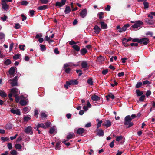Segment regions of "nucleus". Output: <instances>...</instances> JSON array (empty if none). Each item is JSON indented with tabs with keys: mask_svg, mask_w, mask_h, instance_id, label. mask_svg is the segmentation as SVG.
<instances>
[{
	"mask_svg": "<svg viewBox=\"0 0 155 155\" xmlns=\"http://www.w3.org/2000/svg\"><path fill=\"white\" fill-rule=\"evenodd\" d=\"M65 72L68 74H69L71 71V69L70 68H64Z\"/></svg>",
	"mask_w": 155,
	"mask_h": 155,
	"instance_id": "obj_47",
	"label": "nucleus"
},
{
	"mask_svg": "<svg viewBox=\"0 0 155 155\" xmlns=\"http://www.w3.org/2000/svg\"><path fill=\"white\" fill-rule=\"evenodd\" d=\"M47 8V6L46 5H44L38 7V9L40 10H44L46 9Z\"/></svg>",
	"mask_w": 155,
	"mask_h": 155,
	"instance_id": "obj_36",
	"label": "nucleus"
},
{
	"mask_svg": "<svg viewBox=\"0 0 155 155\" xmlns=\"http://www.w3.org/2000/svg\"><path fill=\"white\" fill-rule=\"evenodd\" d=\"M87 15V10L84 9L82 10L80 12V15L81 17L83 18L85 17Z\"/></svg>",
	"mask_w": 155,
	"mask_h": 155,
	"instance_id": "obj_7",
	"label": "nucleus"
},
{
	"mask_svg": "<svg viewBox=\"0 0 155 155\" xmlns=\"http://www.w3.org/2000/svg\"><path fill=\"white\" fill-rule=\"evenodd\" d=\"M67 141V140H64L62 141V143H63L66 145L67 146H68L70 145V143L69 142L66 143V142Z\"/></svg>",
	"mask_w": 155,
	"mask_h": 155,
	"instance_id": "obj_59",
	"label": "nucleus"
},
{
	"mask_svg": "<svg viewBox=\"0 0 155 155\" xmlns=\"http://www.w3.org/2000/svg\"><path fill=\"white\" fill-rule=\"evenodd\" d=\"M114 140H113V141L110 144L109 146L111 148H113L114 147Z\"/></svg>",
	"mask_w": 155,
	"mask_h": 155,
	"instance_id": "obj_61",
	"label": "nucleus"
},
{
	"mask_svg": "<svg viewBox=\"0 0 155 155\" xmlns=\"http://www.w3.org/2000/svg\"><path fill=\"white\" fill-rule=\"evenodd\" d=\"M10 153L12 155H16L17 154V152L15 150H12L11 151Z\"/></svg>",
	"mask_w": 155,
	"mask_h": 155,
	"instance_id": "obj_53",
	"label": "nucleus"
},
{
	"mask_svg": "<svg viewBox=\"0 0 155 155\" xmlns=\"http://www.w3.org/2000/svg\"><path fill=\"white\" fill-rule=\"evenodd\" d=\"M143 24V22L141 21H136L132 27L135 29L138 30L142 28Z\"/></svg>",
	"mask_w": 155,
	"mask_h": 155,
	"instance_id": "obj_3",
	"label": "nucleus"
},
{
	"mask_svg": "<svg viewBox=\"0 0 155 155\" xmlns=\"http://www.w3.org/2000/svg\"><path fill=\"white\" fill-rule=\"evenodd\" d=\"M40 49L43 51H45L46 49L45 46V45H40Z\"/></svg>",
	"mask_w": 155,
	"mask_h": 155,
	"instance_id": "obj_49",
	"label": "nucleus"
},
{
	"mask_svg": "<svg viewBox=\"0 0 155 155\" xmlns=\"http://www.w3.org/2000/svg\"><path fill=\"white\" fill-rule=\"evenodd\" d=\"M69 81L71 84V85H76L78 84V81L76 79L71 80H70Z\"/></svg>",
	"mask_w": 155,
	"mask_h": 155,
	"instance_id": "obj_20",
	"label": "nucleus"
},
{
	"mask_svg": "<svg viewBox=\"0 0 155 155\" xmlns=\"http://www.w3.org/2000/svg\"><path fill=\"white\" fill-rule=\"evenodd\" d=\"M71 11L70 7L68 6H67L66 7L64 11V12L65 14H67L69 13Z\"/></svg>",
	"mask_w": 155,
	"mask_h": 155,
	"instance_id": "obj_34",
	"label": "nucleus"
},
{
	"mask_svg": "<svg viewBox=\"0 0 155 155\" xmlns=\"http://www.w3.org/2000/svg\"><path fill=\"white\" fill-rule=\"evenodd\" d=\"M136 92L137 96H141L143 94V91H140L139 90H136Z\"/></svg>",
	"mask_w": 155,
	"mask_h": 155,
	"instance_id": "obj_35",
	"label": "nucleus"
},
{
	"mask_svg": "<svg viewBox=\"0 0 155 155\" xmlns=\"http://www.w3.org/2000/svg\"><path fill=\"white\" fill-rule=\"evenodd\" d=\"M104 133L103 130L101 129H99L97 133V135L99 136H104Z\"/></svg>",
	"mask_w": 155,
	"mask_h": 155,
	"instance_id": "obj_21",
	"label": "nucleus"
},
{
	"mask_svg": "<svg viewBox=\"0 0 155 155\" xmlns=\"http://www.w3.org/2000/svg\"><path fill=\"white\" fill-rule=\"evenodd\" d=\"M142 85V83L141 82H139L137 83L136 85V88H139Z\"/></svg>",
	"mask_w": 155,
	"mask_h": 155,
	"instance_id": "obj_54",
	"label": "nucleus"
},
{
	"mask_svg": "<svg viewBox=\"0 0 155 155\" xmlns=\"http://www.w3.org/2000/svg\"><path fill=\"white\" fill-rule=\"evenodd\" d=\"M124 74V72H121L119 73L118 74V76L119 77H120L123 76Z\"/></svg>",
	"mask_w": 155,
	"mask_h": 155,
	"instance_id": "obj_63",
	"label": "nucleus"
},
{
	"mask_svg": "<svg viewBox=\"0 0 155 155\" xmlns=\"http://www.w3.org/2000/svg\"><path fill=\"white\" fill-rule=\"evenodd\" d=\"M20 4L23 5H26L28 3V2L26 0H24L20 2Z\"/></svg>",
	"mask_w": 155,
	"mask_h": 155,
	"instance_id": "obj_41",
	"label": "nucleus"
},
{
	"mask_svg": "<svg viewBox=\"0 0 155 155\" xmlns=\"http://www.w3.org/2000/svg\"><path fill=\"white\" fill-rule=\"evenodd\" d=\"M87 82L88 84L90 85H92L93 84V81H92V80L91 78L89 79L87 81Z\"/></svg>",
	"mask_w": 155,
	"mask_h": 155,
	"instance_id": "obj_48",
	"label": "nucleus"
},
{
	"mask_svg": "<svg viewBox=\"0 0 155 155\" xmlns=\"http://www.w3.org/2000/svg\"><path fill=\"white\" fill-rule=\"evenodd\" d=\"M5 37V34L3 33L0 32V43H2V40L4 39Z\"/></svg>",
	"mask_w": 155,
	"mask_h": 155,
	"instance_id": "obj_30",
	"label": "nucleus"
},
{
	"mask_svg": "<svg viewBox=\"0 0 155 155\" xmlns=\"http://www.w3.org/2000/svg\"><path fill=\"white\" fill-rule=\"evenodd\" d=\"M2 8L5 10H6L8 9L9 6L6 3L2 2Z\"/></svg>",
	"mask_w": 155,
	"mask_h": 155,
	"instance_id": "obj_25",
	"label": "nucleus"
},
{
	"mask_svg": "<svg viewBox=\"0 0 155 155\" xmlns=\"http://www.w3.org/2000/svg\"><path fill=\"white\" fill-rule=\"evenodd\" d=\"M11 113L14 114H16L17 115H20V111L19 109H16L14 110L13 109H11Z\"/></svg>",
	"mask_w": 155,
	"mask_h": 155,
	"instance_id": "obj_13",
	"label": "nucleus"
},
{
	"mask_svg": "<svg viewBox=\"0 0 155 155\" xmlns=\"http://www.w3.org/2000/svg\"><path fill=\"white\" fill-rule=\"evenodd\" d=\"M82 67L84 69H86L87 67V64L86 61H82L81 64Z\"/></svg>",
	"mask_w": 155,
	"mask_h": 155,
	"instance_id": "obj_23",
	"label": "nucleus"
},
{
	"mask_svg": "<svg viewBox=\"0 0 155 155\" xmlns=\"http://www.w3.org/2000/svg\"><path fill=\"white\" fill-rule=\"evenodd\" d=\"M112 125L110 121L108 120H107L104 123L102 124V125L106 127H109L110 126Z\"/></svg>",
	"mask_w": 155,
	"mask_h": 155,
	"instance_id": "obj_14",
	"label": "nucleus"
},
{
	"mask_svg": "<svg viewBox=\"0 0 155 155\" xmlns=\"http://www.w3.org/2000/svg\"><path fill=\"white\" fill-rule=\"evenodd\" d=\"M92 99L94 101H97L100 99V97L97 95H94L91 97Z\"/></svg>",
	"mask_w": 155,
	"mask_h": 155,
	"instance_id": "obj_22",
	"label": "nucleus"
},
{
	"mask_svg": "<svg viewBox=\"0 0 155 155\" xmlns=\"http://www.w3.org/2000/svg\"><path fill=\"white\" fill-rule=\"evenodd\" d=\"M94 29L95 33L96 34H98L101 31L100 28L97 25L94 27Z\"/></svg>",
	"mask_w": 155,
	"mask_h": 155,
	"instance_id": "obj_16",
	"label": "nucleus"
},
{
	"mask_svg": "<svg viewBox=\"0 0 155 155\" xmlns=\"http://www.w3.org/2000/svg\"><path fill=\"white\" fill-rule=\"evenodd\" d=\"M11 63V61L10 59H7L4 61V64L7 65H9Z\"/></svg>",
	"mask_w": 155,
	"mask_h": 155,
	"instance_id": "obj_46",
	"label": "nucleus"
},
{
	"mask_svg": "<svg viewBox=\"0 0 155 155\" xmlns=\"http://www.w3.org/2000/svg\"><path fill=\"white\" fill-rule=\"evenodd\" d=\"M1 139L3 141V142H5L9 140V138L8 137H2Z\"/></svg>",
	"mask_w": 155,
	"mask_h": 155,
	"instance_id": "obj_43",
	"label": "nucleus"
},
{
	"mask_svg": "<svg viewBox=\"0 0 155 155\" xmlns=\"http://www.w3.org/2000/svg\"><path fill=\"white\" fill-rule=\"evenodd\" d=\"M129 26L130 25L128 24L125 25L122 28H121L119 30V32H121L125 31Z\"/></svg>",
	"mask_w": 155,
	"mask_h": 155,
	"instance_id": "obj_10",
	"label": "nucleus"
},
{
	"mask_svg": "<svg viewBox=\"0 0 155 155\" xmlns=\"http://www.w3.org/2000/svg\"><path fill=\"white\" fill-rule=\"evenodd\" d=\"M145 96L144 95H141L140 98L139 99V100L140 101H142L144 100Z\"/></svg>",
	"mask_w": 155,
	"mask_h": 155,
	"instance_id": "obj_60",
	"label": "nucleus"
},
{
	"mask_svg": "<svg viewBox=\"0 0 155 155\" xmlns=\"http://www.w3.org/2000/svg\"><path fill=\"white\" fill-rule=\"evenodd\" d=\"M7 146H8V148L9 150H11V149H12V144L11 143H8V144Z\"/></svg>",
	"mask_w": 155,
	"mask_h": 155,
	"instance_id": "obj_58",
	"label": "nucleus"
},
{
	"mask_svg": "<svg viewBox=\"0 0 155 155\" xmlns=\"http://www.w3.org/2000/svg\"><path fill=\"white\" fill-rule=\"evenodd\" d=\"M40 127H41L42 128H43L44 129H45V125L44 123H41L40 124H39L36 125H35L34 128L35 129H36V128H39Z\"/></svg>",
	"mask_w": 155,
	"mask_h": 155,
	"instance_id": "obj_12",
	"label": "nucleus"
},
{
	"mask_svg": "<svg viewBox=\"0 0 155 155\" xmlns=\"http://www.w3.org/2000/svg\"><path fill=\"white\" fill-rule=\"evenodd\" d=\"M0 96L3 97H5L7 96V94L5 92L2 91H0Z\"/></svg>",
	"mask_w": 155,
	"mask_h": 155,
	"instance_id": "obj_39",
	"label": "nucleus"
},
{
	"mask_svg": "<svg viewBox=\"0 0 155 155\" xmlns=\"http://www.w3.org/2000/svg\"><path fill=\"white\" fill-rule=\"evenodd\" d=\"M14 27L16 29H19L20 27L19 24L18 23L15 24Z\"/></svg>",
	"mask_w": 155,
	"mask_h": 155,
	"instance_id": "obj_57",
	"label": "nucleus"
},
{
	"mask_svg": "<svg viewBox=\"0 0 155 155\" xmlns=\"http://www.w3.org/2000/svg\"><path fill=\"white\" fill-rule=\"evenodd\" d=\"M31 109L30 107L28 106L25 107L23 109V112L24 113H26L30 111Z\"/></svg>",
	"mask_w": 155,
	"mask_h": 155,
	"instance_id": "obj_29",
	"label": "nucleus"
},
{
	"mask_svg": "<svg viewBox=\"0 0 155 155\" xmlns=\"http://www.w3.org/2000/svg\"><path fill=\"white\" fill-rule=\"evenodd\" d=\"M11 92L12 93L14 96L16 102H18L19 101L18 95L20 94L19 90L17 88H13L11 89Z\"/></svg>",
	"mask_w": 155,
	"mask_h": 155,
	"instance_id": "obj_2",
	"label": "nucleus"
},
{
	"mask_svg": "<svg viewBox=\"0 0 155 155\" xmlns=\"http://www.w3.org/2000/svg\"><path fill=\"white\" fill-rule=\"evenodd\" d=\"M7 18V16H6L5 15H4L2 17H1V19L3 21H5Z\"/></svg>",
	"mask_w": 155,
	"mask_h": 155,
	"instance_id": "obj_62",
	"label": "nucleus"
},
{
	"mask_svg": "<svg viewBox=\"0 0 155 155\" xmlns=\"http://www.w3.org/2000/svg\"><path fill=\"white\" fill-rule=\"evenodd\" d=\"M91 105L89 101L87 102V106H84L83 107V109L85 110H87L89 108H91Z\"/></svg>",
	"mask_w": 155,
	"mask_h": 155,
	"instance_id": "obj_17",
	"label": "nucleus"
},
{
	"mask_svg": "<svg viewBox=\"0 0 155 155\" xmlns=\"http://www.w3.org/2000/svg\"><path fill=\"white\" fill-rule=\"evenodd\" d=\"M135 117H125L124 125L126 126V128H129L133 125V122H131L132 119Z\"/></svg>",
	"mask_w": 155,
	"mask_h": 155,
	"instance_id": "obj_1",
	"label": "nucleus"
},
{
	"mask_svg": "<svg viewBox=\"0 0 155 155\" xmlns=\"http://www.w3.org/2000/svg\"><path fill=\"white\" fill-rule=\"evenodd\" d=\"M101 24V28L103 29H106L107 28V25L104 22H101L100 23Z\"/></svg>",
	"mask_w": 155,
	"mask_h": 155,
	"instance_id": "obj_28",
	"label": "nucleus"
},
{
	"mask_svg": "<svg viewBox=\"0 0 155 155\" xmlns=\"http://www.w3.org/2000/svg\"><path fill=\"white\" fill-rule=\"evenodd\" d=\"M41 2L44 4H46L49 2V0H41Z\"/></svg>",
	"mask_w": 155,
	"mask_h": 155,
	"instance_id": "obj_64",
	"label": "nucleus"
},
{
	"mask_svg": "<svg viewBox=\"0 0 155 155\" xmlns=\"http://www.w3.org/2000/svg\"><path fill=\"white\" fill-rule=\"evenodd\" d=\"M60 142H57L55 147V149L56 150H59L61 148V146H60Z\"/></svg>",
	"mask_w": 155,
	"mask_h": 155,
	"instance_id": "obj_26",
	"label": "nucleus"
},
{
	"mask_svg": "<svg viewBox=\"0 0 155 155\" xmlns=\"http://www.w3.org/2000/svg\"><path fill=\"white\" fill-rule=\"evenodd\" d=\"M25 45H20L19 46V49L21 50H22L24 51L25 49Z\"/></svg>",
	"mask_w": 155,
	"mask_h": 155,
	"instance_id": "obj_52",
	"label": "nucleus"
},
{
	"mask_svg": "<svg viewBox=\"0 0 155 155\" xmlns=\"http://www.w3.org/2000/svg\"><path fill=\"white\" fill-rule=\"evenodd\" d=\"M104 13L103 12H101L99 13L97 15L99 16V19H102L104 17Z\"/></svg>",
	"mask_w": 155,
	"mask_h": 155,
	"instance_id": "obj_42",
	"label": "nucleus"
},
{
	"mask_svg": "<svg viewBox=\"0 0 155 155\" xmlns=\"http://www.w3.org/2000/svg\"><path fill=\"white\" fill-rule=\"evenodd\" d=\"M97 60L99 64H101L105 60V58L101 55H100L97 58Z\"/></svg>",
	"mask_w": 155,
	"mask_h": 155,
	"instance_id": "obj_15",
	"label": "nucleus"
},
{
	"mask_svg": "<svg viewBox=\"0 0 155 155\" xmlns=\"http://www.w3.org/2000/svg\"><path fill=\"white\" fill-rule=\"evenodd\" d=\"M45 129L48 128L50 127L51 123L50 122H46L45 123Z\"/></svg>",
	"mask_w": 155,
	"mask_h": 155,
	"instance_id": "obj_38",
	"label": "nucleus"
},
{
	"mask_svg": "<svg viewBox=\"0 0 155 155\" xmlns=\"http://www.w3.org/2000/svg\"><path fill=\"white\" fill-rule=\"evenodd\" d=\"M15 147L16 149H21L22 147L20 144H18L15 145Z\"/></svg>",
	"mask_w": 155,
	"mask_h": 155,
	"instance_id": "obj_50",
	"label": "nucleus"
},
{
	"mask_svg": "<svg viewBox=\"0 0 155 155\" xmlns=\"http://www.w3.org/2000/svg\"><path fill=\"white\" fill-rule=\"evenodd\" d=\"M87 51V50L85 48L81 49L80 51L82 55H84Z\"/></svg>",
	"mask_w": 155,
	"mask_h": 155,
	"instance_id": "obj_33",
	"label": "nucleus"
},
{
	"mask_svg": "<svg viewBox=\"0 0 155 155\" xmlns=\"http://www.w3.org/2000/svg\"><path fill=\"white\" fill-rule=\"evenodd\" d=\"M123 138V136H117L116 137V140L117 141H119Z\"/></svg>",
	"mask_w": 155,
	"mask_h": 155,
	"instance_id": "obj_56",
	"label": "nucleus"
},
{
	"mask_svg": "<svg viewBox=\"0 0 155 155\" xmlns=\"http://www.w3.org/2000/svg\"><path fill=\"white\" fill-rule=\"evenodd\" d=\"M25 132L27 134L30 135H32L33 133L32 127L31 126H28L26 127L25 130Z\"/></svg>",
	"mask_w": 155,
	"mask_h": 155,
	"instance_id": "obj_4",
	"label": "nucleus"
},
{
	"mask_svg": "<svg viewBox=\"0 0 155 155\" xmlns=\"http://www.w3.org/2000/svg\"><path fill=\"white\" fill-rule=\"evenodd\" d=\"M144 9H147L149 7V3L145 1L143 2Z\"/></svg>",
	"mask_w": 155,
	"mask_h": 155,
	"instance_id": "obj_44",
	"label": "nucleus"
},
{
	"mask_svg": "<svg viewBox=\"0 0 155 155\" xmlns=\"http://www.w3.org/2000/svg\"><path fill=\"white\" fill-rule=\"evenodd\" d=\"M71 84L70 81H67L66 82V84L64 85V87L66 89H68L70 87Z\"/></svg>",
	"mask_w": 155,
	"mask_h": 155,
	"instance_id": "obj_37",
	"label": "nucleus"
},
{
	"mask_svg": "<svg viewBox=\"0 0 155 155\" xmlns=\"http://www.w3.org/2000/svg\"><path fill=\"white\" fill-rule=\"evenodd\" d=\"M149 42V39L147 38H144L140 39L139 43L143 44L145 45H147Z\"/></svg>",
	"mask_w": 155,
	"mask_h": 155,
	"instance_id": "obj_6",
	"label": "nucleus"
},
{
	"mask_svg": "<svg viewBox=\"0 0 155 155\" xmlns=\"http://www.w3.org/2000/svg\"><path fill=\"white\" fill-rule=\"evenodd\" d=\"M21 55L20 54H18L16 55H15L13 57V59L15 60H16L18 59H19L20 57L21 56Z\"/></svg>",
	"mask_w": 155,
	"mask_h": 155,
	"instance_id": "obj_45",
	"label": "nucleus"
},
{
	"mask_svg": "<svg viewBox=\"0 0 155 155\" xmlns=\"http://www.w3.org/2000/svg\"><path fill=\"white\" fill-rule=\"evenodd\" d=\"M19 100H21L20 101V103L21 105L22 106L25 105L28 103V101L26 100L23 99L24 97L23 96L21 95L19 97Z\"/></svg>",
	"mask_w": 155,
	"mask_h": 155,
	"instance_id": "obj_5",
	"label": "nucleus"
},
{
	"mask_svg": "<svg viewBox=\"0 0 155 155\" xmlns=\"http://www.w3.org/2000/svg\"><path fill=\"white\" fill-rule=\"evenodd\" d=\"M73 48L75 51H80V47L77 45H75L72 46Z\"/></svg>",
	"mask_w": 155,
	"mask_h": 155,
	"instance_id": "obj_32",
	"label": "nucleus"
},
{
	"mask_svg": "<svg viewBox=\"0 0 155 155\" xmlns=\"http://www.w3.org/2000/svg\"><path fill=\"white\" fill-rule=\"evenodd\" d=\"M145 21L147 24L151 25H154L155 22V21L153 20L149 19L148 18H146L145 19Z\"/></svg>",
	"mask_w": 155,
	"mask_h": 155,
	"instance_id": "obj_11",
	"label": "nucleus"
},
{
	"mask_svg": "<svg viewBox=\"0 0 155 155\" xmlns=\"http://www.w3.org/2000/svg\"><path fill=\"white\" fill-rule=\"evenodd\" d=\"M30 119V117H24L23 120L24 122H27Z\"/></svg>",
	"mask_w": 155,
	"mask_h": 155,
	"instance_id": "obj_55",
	"label": "nucleus"
},
{
	"mask_svg": "<svg viewBox=\"0 0 155 155\" xmlns=\"http://www.w3.org/2000/svg\"><path fill=\"white\" fill-rule=\"evenodd\" d=\"M9 74L11 76H13L15 73V68L14 67H11L9 71Z\"/></svg>",
	"mask_w": 155,
	"mask_h": 155,
	"instance_id": "obj_18",
	"label": "nucleus"
},
{
	"mask_svg": "<svg viewBox=\"0 0 155 155\" xmlns=\"http://www.w3.org/2000/svg\"><path fill=\"white\" fill-rule=\"evenodd\" d=\"M66 1V0H61V2H57L56 3V5L62 7L65 5Z\"/></svg>",
	"mask_w": 155,
	"mask_h": 155,
	"instance_id": "obj_9",
	"label": "nucleus"
},
{
	"mask_svg": "<svg viewBox=\"0 0 155 155\" xmlns=\"http://www.w3.org/2000/svg\"><path fill=\"white\" fill-rule=\"evenodd\" d=\"M55 130L54 127H53L50 128L49 130V132L51 134H52L54 132Z\"/></svg>",
	"mask_w": 155,
	"mask_h": 155,
	"instance_id": "obj_51",
	"label": "nucleus"
},
{
	"mask_svg": "<svg viewBox=\"0 0 155 155\" xmlns=\"http://www.w3.org/2000/svg\"><path fill=\"white\" fill-rule=\"evenodd\" d=\"M85 130L82 128H80L78 129L77 131V134H81L83 133Z\"/></svg>",
	"mask_w": 155,
	"mask_h": 155,
	"instance_id": "obj_19",
	"label": "nucleus"
},
{
	"mask_svg": "<svg viewBox=\"0 0 155 155\" xmlns=\"http://www.w3.org/2000/svg\"><path fill=\"white\" fill-rule=\"evenodd\" d=\"M106 99L107 100H108L110 98H111L112 99H113L115 97L114 95L112 94H109L107 96H106Z\"/></svg>",
	"mask_w": 155,
	"mask_h": 155,
	"instance_id": "obj_31",
	"label": "nucleus"
},
{
	"mask_svg": "<svg viewBox=\"0 0 155 155\" xmlns=\"http://www.w3.org/2000/svg\"><path fill=\"white\" fill-rule=\"evenodd\" d=\"M7 130H10L12 129V125L10 124H7L5 126Z\"/></svg>",
	"mask_w": 155,
	"mask_h": 155,
	"instance_id": "obj_40",
	"label": "nucleus"
},
{
	"mask_svg": "<svg viewBox=\"0 0 155 155\" xmlns=\"http://www.w3.org/2000/svg\"><path fill=\"white\" fill-rule=\"evenodd\" d=\"M72 66V63L69 62L65 64L64 65L63 68H68L69 67H71Z\"/></svg>",
	"mask_w": 155,
	"mask_h": 155,
	"instance_id": "obj_27",
	"label": "nucleus"
},
{
	"mask_svg": "<svg viewBox=\"0 0 155 155\" xmlns=\"http://www.w3.org/2000/svg\"><path fill=\"white\" fill-rule=\"evenodd\" d=\"M9 83H10L11 86L13 87L18 85L17 81L13 79H10L8 81Z\"/></svg>",
	"mask_w": 155,
	"mask_h": 155,
	"instance_id": "obj_8",
	"label": "nucleus"
},
{
	"mask_svg": "<svg viewBox=\"0 0 155 155\" xmlns=\"http://www.w3.org/2000/svg\"><path fill=\"white\" fill-rule=\"evenodd\" d=\"M74 135V134H71V133H69L66 137V138L67 139V140L68 141L69 139L73 138Z\"/></svg>",
	"mask_w": 155,
	"mask_h": 155,
	"instance_id": "obj_24",
	"label": "nucleus"
}]
</instances>
